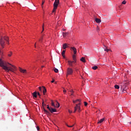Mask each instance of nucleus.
Instances as JSON below:
<instances>
[{
  "label": "nucleus",
  "mask_w": 131,
  "mask_h": 131,
  "mask_svg": "<svg viewBox=\"0 0 131 131\" xmlns=\"http://www.w3.org/2000/svg\"><path fill=\"white\" fill-rule=\"evenodd\" d=\"M0 66L6 72H10L11 71L13 72V73H15V71H17V67L12 65V64L3 61L2 59H0Z\"/></svg>",
  "instance_id": "f257e3e1"
},
{
  "label": "nucleus",
  "mask_w": 131,
  "mask_h": 131,
  "mask_svg": "<svg viewBox=\"0 0 131 131\" xmlns=\"http://www.w3.org/2000/svg\"><path fill=\"white\" fill-rule=\"evenodd\" d=\"M80 102H81V99H77L76 100V103H78L76 104L74 113H75L77 111V110H78V112H80V111H81V110L80 108V105H81V103H80Z\"/></svg>",
  "instance_id": "f03ea898"
},
{
  "label": "nucleus",
  "mask_w": 131,
  "mask_h": 131,
  "mask_svg": "<svg viewBox=\"0 0 131 131\" xmlns=\"http://www.w3.org/2000/svg\"><path fill=\"white\" fill-rule=\"evenodd\" d=\"M5 40L9 42V37L6 36L1 37L0 40V45H1V47H2L3 49H4L5 46Z\"/></svg>",
  "instance_id": "7ed1b4c3"
},
{
  "label": "nucleus",
  "mask_w": 131,
  "mask_h": 131,
  "mask_svg": "<svg viewBox=\"0 0 131 131\" xmlns=\"http://www.w3.org/2000/svg\"><path fill=\"white\" fill-rule=\"evenodd\" d=\"M72 58H73V61H71V60L68 61V65H69V66H70L71 67H73V63L75 64V63H76V56L75 55V54H74L73 55Z\"/></svg>",
  "instance_id": "20e7f679"
},
{
  "label": "nucleus",
  "mask_w": 131,
  "mask_h": 131,
  "mask_svg": "<svg viewBox=\"0 0 131 131\" xmlns=\"http://www.w3.org/2000/svg\"><path fill=\"white\" fill-rule=\"evenodd\" d=\"M59 0H55V2L53 4V12H56V10H57V8H58V5H59Z\"/></svg>",
  "instance_id": "39448f33"
},
{
  "label": "nucleus",
  "mask_w": 131,
  "mask_h": 131,
  "mask_svg": "<svg viewBox=\"0 0 131 131\" xmlns=\"http://www.w3.org/2000/svg\"><path fill=\"white\" fill-rule=\"evenodd\" d=\"M121 89L123 90V93H125L128 88L126 86V83H122L121 84Z\"/></svg>",
  "instance_id": "423d86ee"
},
{
  "label": "nucleus",
  "mask_w": 131,
  "mask_h": 131,
  "mask_svg": "<svg viewBox=\"0 0 131 131\" xmlns=\"http://www.w3.org/2000/svg\"><path fill=\"white\" fill-rule=\"evenodd\" d=\"M73 73V70L70 68H68L67 70V76L68 75H71Z\"/></svg>",
  "instance_id": "0eeeda50"
},
{
  "label": "nucleus",
  "mask_w": 131,
  "mask_h": 131,
  "mask_svg": "<svg viewBox=\"0 0 131 131\" xmlns=\"http://www.w3.org/2000/svg\"><path fill=\"white\" fill-rule=\"evenodd\" d=\"M71 50L74 52V55H76V53H77V50H76V48L75 47H71Z\"/></svg>",
  "instance_id": "6e6552de"
},
{
  "label": "nucleus",
  "mask_w": 131,
  "mask_h": 131,
  "mask_svg": "<svg viewBox=\"0 0 131 131\" xmlns=\"http://www.w3.org/2000/svg\"><path fill=\"white\" fill-rule=\"evenodd\" d=\"M19 70L21 73H26L27 72L26 70H24L21 68H19Z\"/></svg>",
  "instance_id": "1a4fd4ad"
},
{
  "label": "nucleus",
  "mask_w": 131,
  "mask_h": 131,
  "mask_svg": "<svg viewBox=\"0 0 131 131\" xmlns=\"http://www.w3.org/2000/svg\"><path fill=\"white\" fill-rule=\"evenodd\" d=\"M67 35V34L66 33H61L60 35H58V36H60V37H62V36H63V38L66 37Z\"/></svg>",
  "instance_id": "9d476101"
},
{
  "label": "nucleus",
  "mask_w": 131,
  "mask_h": 131,
  "mask_svg": "<svg viewBox=\"0 0 131 131\" xmlns=\"http://www.w3.org/2000/svg\"><path fill=\"white\" fill-rule=\"evenodd\" d=\"M33 98H37V92L36 91L32 93Z\"/></svg>",
  "instance_id": "9b49d317"
},
{
  "label": "nucleus",
  "mask_w": 131,
  "mask_h": 131,
  "mask_svg": "<svg viewBox=\"0 0 131 131\" xmlns=\"http://www.w3.org/2000/svg\"><path fill=\"white\" fill-rule=\"evenodd\" d=\"M50 111L51 113H53V112H57V110L51 107V108H50Z\"/></svg>",
  "instance_id": "f8f14e48"
},
{
  "label": "nucleus",
  "mask_w": 131,
  "mask_h": 131,
  "mask_svg": "<svg viewBox=\"0 0 131 131\" xmlns=\"http://www.w3.org/2000/svg\"><path fill=\"white\" fill-rule=\"evenodd\" d=\"M42 88H43V95H46L47 93V89L44 86H42Z\"/></svg>",
  "instance_id": "ddd939ff"
},
{
  "label": "nucleus",
  "mask_w": 131,
  "mask_h": 131,
  "mask_svg": "<svg viewBox=\"0 0 131 131\" xmlns=\"http://www.w3.org/2000/svg\"><path fill=\"white\" fill-rule=\"evenodd\" d=\"M43 110L44 111V112H45L46 114H50V112H49V111H47V110H46V108H45V107L43 106Z\"/></svg>",
  "instance_id": "4468645a"
},
{
  "label": "nucleus",
  "mask_w": 131,
  "mask_h": 131,
  "mask_svg": "<svg viewBox=\"0 0 131 131\" xmlns=\"http://www.w3.org/2000/svg\"><path fill=\"white\" fill-rule=\"evenodd\" d=\"M104 120H105V118H103L102 119H101L100 120L98 121V124L102 123V122H103Z\"/></svg>",
  "instance_id": "2eb2a0df"
},
{
  "label": "nucleus",
  "mask_w": 131,
  "mask_h": 131,
  "mask_svg": "<svg viewBox=\"0 0 131 131\" xmlns=\"http://www.w3.org/2000/svg\"><path fill=\"white\" fill-rule=\"evenodd\" d=\"M95 21L96 22V23H101V19L96 18H95Z\"/></svg>",
  "instance_id": "dca6fc26"
},
{
  "label": "nucleus",
  "mask_w": 131,
  "mask_h": 131,
  "mask_svg": "<svg viewBox=\"0 0 131 131\" xmlns=\"http://www.w3.org/2000/svg\"><path fill=\"white\" fill-rule=\"evenodd\" d=\"M62 48H63V50L66 49L67 48V43H64L62 45Z\"/></svg>",
  "instance_id": "f3484780"
},
{
  "label": "nucleus",
  "mask_w": 131,
  "mask_h": 131,
  "mask_svg": "<svg viewBox=\"0 0 131 131\" xmlns=\"http://www.w3.org/2000/svg\"><path fill=\"white\" fill-rule=\"evenodd\" d=\"M80 61H81V62H83V63H85V58L84 57H82L80 59Z\"/></svg>",
  "instance_id": "a211bd4d"
},
{
  "label": "nucleus",
  "mask_w": 131,
  "mask_h": 131,
  "mask_svg": "<svg viewBox=\"0 0 131 131\" xmlns=\"http://www.w3.org/2000/svg\"><path fill=\"white\" fill-rule=\"evenodd\" d=\"M65 52H66L65 50H63L62 52L61 55H62V57H65Z\"/></svg>",
  "instance_id": "6ab92c4d"
},
{
  "label": "nucleus",
  "mask_w": 131,
  "mask_h": 131,
  "mask_svg": "<svg viewBox=\"0 0 131 131\" xmlns=\"http://www.w3.org/2000/svg\"><path fill=\"white\" fill-rule=\"evenodd\" d=\"M54 71L55 73H58V72H59V70H58V69H56V68H54Z\"/></svg>",
  "instance_id": "aec40b11"
},
{
  "label": "nucleus",
  "mask_w": 131,
  "mask_h": 131,
  "mask_svg": "<svg viewBox=\"0 0 131 131\" xmlns=\"http://www.w3.org/2000/svg\"><path fill=\"white\" fill-rule=\"evenodd\" d=\"M55 107H56V108H59L60 107V103H59L58 102H56Z\"/></svg>",
  "instance_id": "412c9836"
},
{
  "label": "nucleus",
  "mask_w": 131,
  "mask_h": 131,
  "mask_svg": "<svg viewBox=\"0 0 131 131\" xmlns=\"http://www.w3.org/2000/svg\"><path fill=\"white\" fill-rule=\"evenodd\" d=\"M92 69H93V70H97V69H98V67L97 66H94L92 67Z\"/></svg>",
  "instance_id": "4be33fe9"
},
{
  "label": "nucleus",
  "mask_w": 131,
  "mask_h": 131,
  "mask_svg": "<svg viewBox=\"0 0 131 131\" xmlns=\"http://www.w3.org/2000/svg\"><path fill=\"white\" fill-rule=\"evenodd\" d=\"M69 92H70V93H72L71 94V96H74L73 94H74V91H73V90H71Z\"/></svg>",
  "instance_id": "5701e85b"
},
{
  "label": "nucleus",
  "mask_w": 131,
  "mask_h": 131,
  "mask_svg": "<svg viewBox=\"0 0 131 131\" xmlns=\"http://www.w3.org/2000/svg\"><path fill=\"white\" fill-rule=\"evenodd\" d=\"M115 89H117V90L119 89V85H115Z\"/></svg>",
  "instance_id": "b1692460"
},
{
  "label": "nucleus",
  "mask_w": 131,
  "mask_h": 131,
  "mask_svg": "<svg viewBox=\"0 0 131 131\" xmlns=\"http://www.w3.org/2000/svg\"><path fill=\"white\" fill-rule=\"evenodd\" d=\"M42 27V30L41 31V33H42V32H43V30H45V25L44 24H43Z\"/></svg>",
  "instance_id": "393cba45"
},
{
  "label": "nucleus",
  "mask_w": 131,
  "mask_h": 131,
  "mask_svg": "<svg viewBox=\"0 0 131 131\" xmlns=\"http://www.w3.org/2000/svg\"><path fill=\"white\" fill-rule=\"evenodd\" d=\"M67 126H68V127H73V126H74V124H73L71 126H70L68 124H67Z\"/></svg>",
  "instance_id": "a878e982"
},
{
  "label": "nucleus",
  "mask_w": 131,
  "mask_h": 131,
  "mask_svg": "<svg viewBox=\"0 0 131 131\" xmlns=\"http://www.w3.org/2000/svg\"><path fill=\"white\" fill-rule=\"evenodd\" d=\"M122 4L123 5H125V4H126V1H125V0H124L122 2Z\"/></svg>",
  "instance_id": "bb28decb"
},
{
  "label": "nucleus",
  "mask_w": 131,
  "mask_h": 131,
  "mask_svg": "<svg viewBox=\"0 0 131 131\" xmlns=\"http://www.w3.org/2000/svg\"><path fill=\"white\" fill-rule=\"evenodd\" d=\"M52 106H53L54 107H56V106L55 105V104L54 103V102H52Z\"/></svg>",
  "instance_id": "cd10ccee"
},
{
  "label": "nucleus",
  "mask_w": 131,
  "mask_h": 131,
  "mask_svg": "<svg viewBox=\"0 0 131 131\" xmlns=\"http://www.w3.org/2000/svg\"><path fill=\"white\" fill-rule=\"evenodd\" d=\"M12 52H10V54H8V57H11V56H12Z\"/></svg>",
  "instance_id": "c85d7f7f"
},
{
  "label": "nucleus",
  "mask_w": 131,
  "mask_h": 131,
  "mask_svg": "<svg viewBox=\"0 0 131 131\" xmlns=\"http://www.w3.org/2000/svg\"><path fill=\"white\" fill-rule=\"evenodd\" d=\"M42 106L43 107V106H45V101H43V100H42Z\"/></svg>",
  "instance_id": "c756f323"
},
{
  "label": "nucleus",
  "mask_w": 131,
  "mask_h": 131,
  "mask_svg": "<svg viewBox=\"0 0 131 131\" xmlns=\"http://www.w3.org/2000/svg\"><path fill=\"white\" fill-rule=\"evenodd\" d=\"M43 4H45V1H42V4H41V7H42V6H43Z\"/></svg>",
  "instance_id": "7c9ffc66"
},
{
  "label": "nucleus",
  "mask_w": 131,
  "mask_h": 131,
  "mask_svg": "<svg viewBox=\"0 0 131 131\" xmlns=\"http://www.w3.org/2000/svg\"><path fill=\"white\" fill-rule=\"evenodd\" d=\"M104 51H105V52H109V51H110V50H109V49H104Z\"/></svg>",
  "instance_id": "2f4dec72"
},
{
  "label": "nucleus",
  "mask_w": 131,
  "mask_h": 131,
  "mask_svg": "<svg viewBox=\"0 0 131 131\" xmlns=\"http://www.w3.org/2000/svg\"><path fill=\"white\" fill-rule=\"evenodd\" d=\"M84 106H88V103L86 102H84Z\"/></svg>",
  "instance_id": "473e14b6"
},
{
  "label": "nucleus",
  "mask_w": 131,
  "mask_h": 131,
  "mask_svg": "<svg viewBox=\"0 0 131 131\" xmlns=\"http://www.w3.org/2000/svg\"><path fill=\"white\" fill-rule=\"evenodd\" d=\"M38 96H39V98H40V94H39V92L37 93Z\"/></svg>",
  "instance_id": "72a5a7b5"
},
{
  "label": "nucleus",
  "mask_w": 131,
  "mask_h": 131,
  "mask_svg": "<svg viewBox=\"0 0 131 131\" xmlns=\"http://www.w3.org/2000/svg\"><path fill=\"white\" fill-rule=\"evenodd\" d=\"M67 91L65 90V89H63V93L64 94H65L66 93H67Z\"/></svg>",
  "instance_id": "f704fd0d"
},
{
  "label": "nucleus",
  "mask_w": 131,
  "mask_h": 131,
  "mask_svg": "<svg viewBox=\"0 0 131 131\" xmlns=\"http://www.w3.org/2000/svg\"><path fill=\"white\" fill-rule=\"evenodd\" d=\"M38 89H39V90L40 91V92H41V91H42L41 90V87L40 86V87L38 88Z\"/></svg>",
  "instance_id": "c9c22d12"
},
{
  "label": "nucleus",
  "mask_w": 131,
  "mask_h": 131,
  "mask_svg": "<svg viewBox=\"0 0 131 131\" xmlns=\"http://www.w3.org/2000/svg\"><path fill=\"white\" fill-rule=\"evenodd\" d=\"M47 109H49V111H50V109H51V107L49 106V105H47Z\"/></svg>",
  "instance_id": "e433bc0d"
},
{
  "label": "nucleus",
  "mask_w": 131,
  "mask_h": 131,
  "mask_svg": "<svg viewBox=\"0 0 131 131\" xmlns=\"http://www.w3.org/2000/svg\"><path fill=\"white\" fill-rule=\"evenodd\" d=\"M36 128H37V130H39V126H37Z\"/></svg>",
  "instance_id": "4c0bfd02"
},
{
  "label": "nucleus",
  "mask_w": 131,
  "mask_h": 131,
  "mask_svg": "<svg viewBox=\"0 0 131 131\" xmlns=\"http://www.w3.org/2000/svg\"><path fill=\"white\" fill-rule=\"evenodd\" d=\"M69 113H70V114L72 113V111H70V110H69Z\"/></svg>",
  "instance_id": "58836bf2"
},
{
  "label": "nucleus",
  "mask_w": 131,
  "mask_h": 131,
  "mask_svg": "<svg viewBox=\"0 0 131 131\" xmlns=\"http://www.w3.org/2000/svg\"><path fill=\"white\" fill-rule=\"evenodd\" d=\"M73 103H74V104H75V103H76V100H73Z\"/></svg>",
  "instance_id": "ea45409f"
},
{
  "label": "nucleus",
  "mask_w": 131,
  "mask_h": 131,
  "mask_svg": "<svg viewBox=\"0 0 131 131\" xmlns=\"http://www.w3.org/2000/svg\"><path fill=\"white\" fill-rule=\"evenodd\" d=\"M3 54V52H2V51L0 49V55H2Z\"/></svg>",
  "instance_id": "a19ab883"
},
{
  "label": "nucleus",
  "mask_w": 131,
  "mask_h": 131,
  "mask_svg": "<svg viewBox=\"0 0 131 131\" xmlns=\"http://www.w3.org/2000/svg\"><path fill=\"white\" fill-rule=\"evenodd\" d=\"M51 82H55V80L53 79L52 81H51Z\"/></svg>",
  "instance_id": "79ce46f5"
},
{
  "label": "nucleus",
  "mask_w": 131,
  "mask_h": 131,
  "mask_svg": "<svg viewBox=\"0 0 131 131\" xmlns=\"http://www.w3.org/2000/svg\"><path fill=\"white\" fill-rule=\"evenodd\" d=\"M34 47H35V48H36V43H35Z\"/></svg>",
  "instance_id": "37998d69"
},
{
  "label": "nucleus",
  "mask_w": 131,
  "mask_h": 131,
  "mask_svg": "<svg viewBox=\"0 0 131 131\" xmlns=\"http://www.w3.org/2000/svg\"><path fill=\"white\" fill-rule=\"evenodd\" d=\"M98 30H99V28L97 27V32H99V31H98Z\"/></svg>",
  "instance_id": "c03bdc74"
},
{
  "label": "nucleus",
  "mask_w": 131,
  "mask_h": 131,
  "mask_svg": "<svg viewBox=\"0 0 131 131\" xmlns=\"http://www.w3.org/2000/svg\"><path fill=\"white\" fill-rule=\"evenodd\" d=\"M67 48H69V47L68 46V45L67 43Z\"/></svg>",
  "instance_id": "a18cd8bd"
},
{
  "label": "nucleus",
  "mask_w": 131,
  "mask_h": 131,
  "mask_svg": "<svg viewBox=\"0 0 131 131\" xmlns=\"http://www.w3.org/2000/svg\"><path fill=\"white\" fill-rule=\"evenodd\" d=\"M76 71H78V69H76Z\"/></svg>",
  "instance_id": "49530a36"
},
{
  "label": "nucleus",
  "mask_w": 131,
  "mask_h": 131,
  "mask_svg": "<svg viewBox=\"0 0 131 131\" xmlns=\"http://www.w3.org/2000/svg\"><path fill=\"white\" fill-rule=\"evenodd\" d=\"M43 67H45L43 66L41 67L42 68H43Z\"/></svg>",
  "instance_id": "de8ad7c7"
},
{
  "label": "nucleus",
  "mask_w": 131,
  "mask_h": 131,
  "mask_svg": "<svg viewBox=\"0 0 131 131\" xmlns=\"http://www.w3.org/2000/svg\"><path fill=\"white\" fill-rule=\"evenodd\" d=\"M39 41H41V39H40V40H39Z\"/></svg>",
  "instance_id": "09e8293b"
},
{
  "label": "nucleus",
  "mask_w": 131,
  "mask_h": 131,
  "mask_svg": "<svg viewBox=\"0 0 131 131\" xmlns=\"http://www.w3.org/2000/svg\"><path fill=\"white\" fill-rule=\"evenodd\" d=\"M39 45L38 44V47H39Z\"/></svg>",
  "instance_id": "8fccbe9b"
},
{
  "label": "nucleus",
  "mask_w": 131,
  "mask_h": 131,
  "mask_svg": "<svg viewBox=\"0 0 131 131\" xmlns=\"http://www.w3.org/2000/svg\"><path fill=\"white\" fill-rule=\"evenodd\" d=\"M63 31H65V29H63Z\"/></svg>",
  "instance_id": "3c124183"
},
{
  "label": "nucleus",
  "mask_w": 131,
  "mask_h": 131,
  "mask_svg": "<svg viewBox=\"0 0 131 131\" xmlns=\"http://www.w3.org/2000/svg\"><path fill=\"white\" fill-rule=\"evenodd\" d=\"M66 33H68V32H66Z\"/></svg>",
  "instance_id": "603ef678"
}]
</instances>
